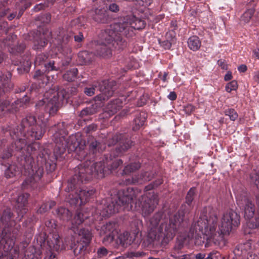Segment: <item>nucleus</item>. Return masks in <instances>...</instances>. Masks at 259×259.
I'll return each mask as SVG.
<instances>
[{
	"label": "nucleus",
	"instance_id": "f257e3e1",
	"mask_svg": "<svg viewBox=\"0 0 259 259\" xmlns=\"http://www.w3.org/2000/svg\"><path fill=\"white\" fill-rule=\"evenodd\" d=\"M49 131L54 133L53 139L56 145L54 149V160L52 163L47 161L46 167L50 165V171L55 170L56 167L55 161L59 157L63 156L67 148L68 153L76 152L77 158L84 162L74 169V175L70 178L65 188L68 193L66 201L71 205H81L85 204L90 198L93 197L96 190L93 188L83 190L80 185L85 183L93 178L102 179L115 170L123 161L115 159L129 149L132 144V141L124 137L122 134H116L112 138L113 144H117L115 149L110 153L105 154L102 160L95 162L105 149L104 143L92 138L89 141V154L87 155L84 148L85 141L77 135H71L68 139L65 137L68 132L65 127L64 122H60L51 126Z\"/></svg>",
	"mask_w": 259,
	"mask_h": 259
},
{
	"label": "nucleus",
	"instance_id": "f03ea898",
	"mask_svg": "<svg viewBox=\"0 0 259 259\" xmlns=\"http://www.w3.org/2000/svg\"><path fill=\"white\" fill-rule=\"evenodd\" d=\"M28 193L20 195L15 206L17 217L11 208H6L0 212V224L4 228L0 239V259H18L20 253H24V259H40V254L33 246H28L26 242L15 244L17 236L21 229L19 222L21 221L27 211Z\"/></svg>",
	"mask_w": 259,
	"mask_h": 259
},
{
	"label": "nucleus",
	"instance_id": "7ed1b4c3",
	"mask_svg": "<svg viewBox=\"0 0 259 259\" xmlns=\"http://www.w3.org/2000/svg\"><path fill=\"white\" fill-rule=\"evenodd\" d=\"M196 193V187L191 188L185 197V203L178 212L168 218L163 212L159 211L149 220L147 242L152 253H157L161 247L165 246L173 239L177 232L187 226L185 214L189 213L193 208Z\"/></svg>",
	"mask_w": 259,
	"mask_h": 259
},
{
	"label": "nucleus",
	"instance_id": "20e7f679",
	"mask_svg": "<svg viewBox=\"0 0 259 259\" xmlns=\"http://www.w3.org/2000/svg\"><path fill=\"white\" fill-rule=\"evenodd\" d=\"M240 215L232 209L224 213L218 225L217 213L210 207H204L198 220L193 223L191 231L195 232L194 244L198 247L209 243L220 246L224 244V236L240 225Z\"/></svg>",
	"mask_w": 259,
	"mask_h": 259
},
{
	"label": "nucleus",
	"instance_id": "39448f33",
	"mask_svg": "<svg viewBox=\"0 0 259 259\" xmlns=\"http://www.w3.org/2000/svg\"><path fill=\"white\" fill-rule=\"evenodd\" d=\"M155 188L151 183L144 188L145 194H142L141 190L128 187L119 191L113 198L103 199L97 205V211L102 218H108L111 214L118 212L121 207L123 209L132 208V203L142 206L145 216L149 215L155 208L158 202V195L154 192H149Z\"/></svg>",
	"mask_w": 259,
	"mask_h": 259
},
{
	"label": "nucleus",
	"instance_id": "423d86ee",
	"mask_svg": "<svg viewBox=\"0 0 259 259\" xmlns=\"http://www.w3.org/2000/svg\"><path fill=\"white\" fill-rule=\"evenodd\" d=\"M15 148L21 156L20 164L31 176L27 178L22 183L23 189H35L40 188L42 184L41 179L44 174V168L41 166L34 165L32 155L40 150L39 142H34L26 146L25 139L20 138L15 141Z\"/></svg>",
	"mask_w": 259,
	"mask_h": 259
},
{
	"label": "nucleus",
	"instance_id": "0eeeda50",
	"mask_svg": "<svg viewBox=\"0 0 259 259\" xmlns=\"http://www.w3.org/2000/svg\"><path fill=\"white\" fill-rule=\"evenodd\" d=\"M52 38L58 42V50L60 56L47 61L48 56L44 54L38 55L35 59V66L44 65L46 71H62L68 66L72 60V50L69 44L71 34L65 29L59 28L49 33Z\"/></svg>",
	"mask_w": 259,
	"mask_h": 259
},
{
	"label": "nucleus",
	"instance_id": "6e6552de",
	"mask_svg": "<svg viewBox=\"0 0 259 259\" xmlns=\"http://www.w3.org/2000/svg\"><path fill=\"white\" fill-rule=\"evenodd\" d=\"M146 25L144 20L133 15L124 17L120 22L111 24L103 32V36L111 47L115 50L121 51L127 47V42L120 33L127 38L133 37L136 30L144 28Z\"/></svg>",
	"mask_w": 259,
	"mask_h": 259
},
{
	"label": "nucleus",
	"instance_id": "1a4fd4ad",
	"mask_svg": "<svg viewBox=\"0 0 259 259\" xmlns=\"http://www.w3.org/2000/svg\"><path fill=\"white\" fill-rule=\"evenodd\" d=\"M89 218L87 213H83L82 210H77L76 213L71 221L70 229L74 232L71 235L68 244H67V238L65 239L66 245H68L72 250L75 256L80 255L82 257L85 253L87 247L90 245L92 239V233L88 229H78L85 219Z\"/></svg>",
	"mask_w": 259,
	"mask_h": 259
},
{
	"label": "nucleus",
	"instance_id": "9d476101",
	"mask_svg": "<svg viewBox=\"0 0 259 259\" xmlns=\"http://www.w3.org/2000/svg\"><path fill=\"white\" fill-rule=\"evenodd\" d=\"M16 38V35H11L3 39H0V64L4 60V54L3 51L8 50L12 56V64L18 66V73L23 74L29 70L31 65V55L29 51L25 52L26 45L23 42L17 45H14V40Z\"/></svg>",
	"mask_w": 259,
	"mask_h": 259
},
{
	"label": "nucleus",
	"instance_id": "9b49d317",
	"mask_svg": "<svg viewBox=\"0 0 259 259\" xmlns=\"http://www.w3.org/2000/svg\"><path fill=\"white\" fill-rule=\"evenodd\" d=\"M47 128V123L42 122L41 124H36V119L34 116L31 114L27 115L23 118L19 125L16 128L8 126L6 132H9L10 136L14 140L19 139L22 137L29 138V137L35 140H39L44 136Z\"/></svg>",
	"mask_w": 259,
	"mask_h": 259
},
{
	"label": "nucleus",
	"instance_id": "f8f14e48",
	"mask_svg": "<svg viewBox=\"0 0 259 259\" xmlns=\"http://www.w3.org/2000/svg\"><path fill=\"white\" fill-rule=\"evenodd\" d=\"M250 178L259 189V174H252L250 175ZM236 201L238 205L244 210V218L248 221V227L251 229L259 228V195L256 197V203L258 207L257 214H255V205L247 194L237 195Z\"/></svg>",
	"mask_w": 259,
	"mask_h": 259
},
{
	"label": "nucleus",
	"instance_id": "ddd939ff",
	"mask_svg": "<svg viewBox=\"0 0 259 259\" xmlns=\"http://www.w3.org/2000/svg\"><path fill=\"white\" fill-rule=\"evenodd\" d=\"M59 92L53 89L46 92L44 98L35 104V113L38 115L49 113L50 115H55L60 107Z\"/></svg>",
	"mask_w": 259,
	"mask_h": 259
},
{
	"label": "nucleus",
	"instance_id": "4468645a",
	"mask_svg": "<svg viewBox=\"0 0 259 259\" xmlns=\"http://www.w3.org/2000/svg\"><path fill=\"white\" fill-rule=\"evenodd\" d=\"M99 87L101 93L95 97V101H105L113 95L115 88L113 81L103 80L99 83Z\"/></svg>",
	"mask_w": 259,
	"mask_h": 259
},
{
	"label": "nucleus",
	"instance_id": "2eb2a0df",
	"mask_svg": "<svg viewBox=\"0 0 259 259\" xmlns=\"http://www.w3.org/2000/svg\"><path fill=\"white\" fill-rule=\"evenodd\" d=\"M138 234V231L136 233L135 232L132 234L124 232L118 236L116 242L117 245L123 247H126L132 243L139 244L141 242V238L139 237Z\"/></svg>",
	"mask_w": 259,
	"mask_h": 259
},
{
	"label": "nucleus",
	"instance_id": "dca6fc26",
	"mask_svg": "<svg viewBox=\"0 0 259 259\" xmlns=\"http://www.w3.org/2000/svg\"><path fill=\"white\" fill-rule=\"evenodd\" d=\"M25 39L33 41V49L36 50L43 49L48 44V39L46 35L40 33L37 30L30 31Z\"/></svg>",
	"mask_w": 259,
	"mask_h": 259
},
{
	"label": "nucleus",
	"instance_id": "f3484780",
	"mask_svg": "<svg viewBox=\"0 0 259 259\" xmlns=\"http://www.w3.org/2000/svg\"><path fill=\"white\" fill-rule=\"evenodd\" d=\"M156 172L152 170L142 171L140 174L135 175L131 178H126L124 183L126 185L142 184L152 180L156 175Z\"/></svg>",
	"mask_w": 259,
	"mask_h": 259
},
{
	"label": "nucleus",
	"instance_id": "a211bd4d",
	"mask_svg": "<svg viewBox=\"0 0 259 259\" xmlns=\"http://www.w3.org/2000/svg\"><path fill=\"white\" fill-rule=\"evenodd\" d=\"M117 227L116 223L109 222L101 228L100 235L105 236L103 239L104 243L108 244L113 241L114 236L117 234Z\"/></svg>",
	"mask_w": 259,
	"mask_h": 259
},
{
	"label": "nucleus",
	"instance_id": "6ab92c4d",
	"mask_svg": "<svg viewBox=\"0 0 259 259\" xmlns=\"http://www.w3.org/2000/svg\"><path fill=\"white\" fill-rule=\"evenodd\" d=\"M47 244L48 249L53 250L57 252L65 248V244L58 233L53 231L48 236Z\"/></svg>",
	"mask_w": 259,
	"mask_h": 259
},
{
	"label": "nucleus",
	"instance_id": "aec40b11",
	"mask_svg": "<svg viewBox=\"0 0 259 259\" xmlns=\"http://www.w3.org/2000/svg\"><path fill=\"white\" fill-rule=\"evenodd\" d=\"M88 15L90 18L97 23H107L110 19L107 7L93 8L89 11Z\"/></svg>",
	"mask_w": 259,
	"mask_h": 259
},
{
	"label": "nucleus",
	"instance_id": "412c9836",
	"mask_svg": "<svg viewBox=\"0 0 259 259\" xmlns=\"http://www.w3.org/2000/svg\"><path fill=\"white\" fill-rule=\"evenodd\" d=\"M123 102L121 99L117 98L111 100L104 108L105 114L109 116L114 115L122 107Z\"/></svg>",
	"mask_w": 259,
	"mask_h": 259
},
{
	"label": "nucleus",
	"instance_id": "4be33fe9",
	"mask_svg": "<svg viewBox=\"0 0 259 259\" xmlns=\"http://www.w3.org/2000/svg\"><path fill=\"white\" fill-rule=\"evenodd\" d=\"M12 74L10 72L5 73L0 72V82H2L3 90L0 88V97L5 92L10 91L13 88L14 84L11 81Z\"/></svg>",
	"mask_w": 259,
	"mask_h": 259
},
{
	"label": "nucleus",
	"instance_id": "5701e85b",
	"mask_svg": "<svg viewBox=\"0 0 259 259\" xmlns=\"http://www.w3.org/2000/svg\"><path fill=\"white\" fill-rule=\"evenodd\" d=\"M102 35H103V33ZM102 37V41L97 46L96 54L101 57H109L112 55L111 43L108 44L106 41L105 37L103 36Z\"/></svg>",
	"mask_w": 259,
	"mask_h": 259
},
{
	"label": "nucleus",
	"instance_id": "b1692460",
	"mask_svg": "<svg viewBox=\"0 0 259 259\" xmlns=\"http://www.w3.org/2000/svg\"><path fill=\"white\" fill-rule=\"evenodd\" d=\"M95 59V54L92 52L83 51L79 52L78 61L81 65L90 64Z\"/></svg>",
	"mask_w": 259,
	"mask_h": 259
},
{
	"label": "nucleus",
	"instance_id": "393cba45",
	"mask_svg": "<svg viewBox=\"0 0 259 259\" xmlns=\"http://www.w3.org/2000/svg\"><path fill=\"white\" fill-rule=\"evenodd\" d=\"M31 5V4L29 2H27L26 0H21L20 1V4L17 8L19 11L18 13L17 12H14L11 13L8 16V19L9 20H12L15 18L17 17V18L19 19L22 15H23L24 12L29 8Z\"/></svg>",
	"mask_w": 259,
	"mask_h": 259
},
{
	"label": "nucleus",
	"instance_id": "a878e982",
	"mask_svg": "<svg viewBox=\"0 0 259 259\" xmlns=\"http://www.w3.org/2000/svg\"><path fill=\"white\" fill-rule=\"evenodd\" d=\"M53 213L57 218L63 221H68L72 217L71 211L63 206L58 207Z\"/></svg>",
	"mask_w": 259,
	"mask_h": 259
},
{
	"label": "nucleus",
	"instance_id": "bb28decb",
	"mask_svg": "<svg viewBox=\"0 0 259 259\" xmlns=\"http://www.w3.org/2000/svg\"><path fill=\"white\" fill-rule=\"evenodd\" d=\"M146 118L147 115L145 112H137L133 121V130L136 131L139 130L144 125Z\"/></svg>",
	"mask_w": 259,
	"mask_h": 259
},
{
	"label": "nucleus",
	"instance_id": "cd10ccee",
	"mask_svg": "<svg viewBox=\"0 0 259 259\" xmlns=\"http://www.w3.org/2000/svg\"><path fill=\"white\" fill-rule=\"evenodd\" d=\"M184 241L185 239H182L181 238H178L177 239L174 247L170 252L171 257L175 259H178L180 257L183 253L182 250L184 247Z\"/></svg>",
	"mask_w": 259,
	"mask_h": 259
},
{
	"label": "nucleus",
	"instance_id": "c85d7f7f",
	"mask_svg": "<svg viewBox=\"0 0 259 259\" xmlns=\"http://www.w3.org/2000/svg\"><path fill=\"white\" fill-rule=\"evenodd\" d=\"M11 105L8 100H0V116L5 115L7 112L14 113L18 111V107Z\"/></svg>",
	"mask_w": 259,
	"mask_h": 259
},
{
	"label": "nucleus",
	"instance_id": "c756f323",
	"mask_svg": "<svg viewBox=\"0 0 259 259\" xmlns=\"http://www.w3.org/2000/svg\"><path fill=\"white\" fill-rule=\"evenodd\" d=\"M187 44L188 48L192 51L195 52L198 51L201 46V42L199 38L196 35L190 36L188 40Z\"/></svg>",
	"mask_w": 259,
	"mask_h": 259
},
{
	"label": "nucleus",
	"instance_id": "7c9ffc66",
	"mask_svg": "<svg viewBox=\"0 0 259 259\" xmlns=\"http://www.w3.org/2000/svg\"><path fill=\"white\" fill-rule=\"evenodd\" d=\"M78 69L76 68L67 70L63 75L64 80L68 82H72L77 78Z\"/></svg>",
	"mask_w": 259,
	"mask_h": 259
},
{
	"label": "nucleus",
	"instance_id": "2f4dec72",
	"mask_svg": "<svg viewBox=\"0 0 259 259\" xmlns=\"http://www.w3.org/2000/svg\"><path fill=\"white\" fill-rule=\"evenodd\" d=\"M99 106L97 104H92V105L82 109L80 113V116L83 117L85 116L93 115L98 112Z\"/></svg>",
	"mask_w": 259,
	"mask_h": 259
},
{
	"label": "nucleus",
	"instance_id": "473e14b6",
	"mask_svg": "<svg viewBox=\"0 0 259 259\" xmlns=\"http://www.w3.org/2000/svg\"><path fill=\"white\" fill-rule=\"evenodd\" d=\"M141 164L139 161L132 162L125 166L123 170V174L128 175L140 168Z\"/></svg>",
	"mask_w": 259,
	"mask_h": 259
},
{
	"label": "nucleus",
	"instance_id": "72a5a7b5",
	"mask_svg": "<svg viewBox=\"0 0 259 259\" xmlns=\"http://www.w3.org/2000/svg\"><path fill=\"white\" fill-rule=\"evenodd\" d=\"M33 78L38 80V81H41V82H39V84H40L41 83L42 84H47L49 81L47 75L44 71H41L40 69H38L35 71L33 75Z\"/></svg>",
	"mask_w": 259,
	"mask_h": 259
},
{
	"label": "nucleus",
	"instance_id": "f704fd0d",
	"mask_svg": "<svg viewBox=\"0 0 259 259\" xmlns=\"http://www.w3.org/2000/svg\"><path fill=\"white\" fill-rule=\"evenodd\" d=\"M14 150L17 151L15 148V142L14 143H13L9 148L3 151L0 157L4 160H7L12 156Z\"/></svg>",
	"mask_w": 259,
	"mask_h": 259
},
{
	"label": "nucleus",
	"instance_id": "c9c22d12",
	"mask_svg": "<svg viewBox=\"0 0 259 259\" xmlns=\"http://www.w3.org/2000/svg\"><path fill=\"white\" fill-rule=\"evenodd\" d=\"M254 13V9L253 8L247 9L242 15L241 21L244 23H248L250 20Z\"/></svg>",
	"mask_w": 259,
	"mask_h": 259
},
{
	"label": "nucleus",
	"instance_id": "e433bc0d",
	"mask_svg": "<svg viewBox=\"0 0 259 259\" xmlns=\"http://www.w3.org/2000/svg\"><path fill=\"white\" fill-rule=\"evenodd\" d=\"M8 0L0 1V17L6 16L9 12L10 9L8 8Z\"/></svg>",
	"mask_w": 259,
	"mask_h": 259
},
{
	"label": "nucleus",
	"instance_id": "4c0bfd02",
	"mask_svg": "<svg viewBox=\"0 0 259 259\" xmlns=\"http://www.w3.org/2000/svg\"><path fill=\"white\" fill-rule=\"evenodd\" d=\"M224 114L226 116H228L232 121H235L238 116L237 112L233 108L226 109L224 111Z\"/></svg>",
	"mask_w": 259,
	"mask_h": 259
},
{
	"label": "nucleus",
	"instance_id": "58836bf2",
	"mask_svg": "<svg viewBox=\"0 0 259 259\" xmlns=\"http://www.w3.org/2000/svg\"><path fill=\"white\" fill-rule=\"evenodd\" d=\"M29 102V98L25 95L22 98L18 99L15 101L13 103V106H15V107H18V110H19V107L23 106L24 105L27 104Z\"/></svg>",
	"mask_w": 259,
	"mask_h": 259
},
{
	"label": "nucleus",
	"instance_id": "ea45409f",
	"mask_svg": "<svg viewBox=\"0 0 259 259\" xmlns=\"http://www.w3.org/2000/svg\"><path fill=\"white\" fill-rule=\"evenodd\" d=\"M238 87V85L237 81L233 80L226 84L225 87V90L228 93H231L232 91L237 90Z\"/></svg>",
	"mask_w": 259,
	"mask_h": 259
},
{
	"label": "nucleus",
	"instance_id": "a19ab883",
	"mask_svg": "<svg viewBox=\"0 0 259 259\" xmlns=\"http://www.w3.org/2000/svg\"><path fill=\"white\" fill-rule=\"evenodd\" d=\"M96 88V84L89 85L84 88L83 92L87 96H92L95 93Z\"/></svg>",
	"mask_w": 259,
	"mask_h": 259
},
{
	"label": "nucleus",
	"instance_id": "79ce46f5",
	"mask_svg": "<svg viewBox=\"0 0 259 259\" xmlns=\"http://www.w3.org/2000/svg\"><path fill=\"white\" fill-rule=\"evenodd\" d=\"M57 252L49 249L45 253L44 259H57Z\"/></svg>",
	"mask_w": 259,
	"mask_h": 259
},
{
	"label": "nucleus",
	"instance_id": "37998d69",
	"mask_svg": "<svg viewBox=\"0 0 259 259\" xmlns=\"http://www.w3.org/2000/svg\"><path fill=\"white\" fill-rule=\"evenodd\" d=\"M146 254V253L141 251H131L128 252V256L132 258L143 257Z\"/></svg>",
	"mask_w": 259,
	"mask_h": 259
},
{
	"label": "nucleus",
	"instance_id": "c03bdc74",
	"mask_svg": "<svg viewBox=\"0 0 259 259\" xmlns=\"http://www.w3.org/2000/svg\"><path fill=\"white\" fill-rule=\"evenodd\" d=\"M207 259H224V258L219 252L213 250L209 253Z\"/></svg>",
	"mask_w": 259,
	"mask_h": 259
},
{
	"label": "nucleus",
	"instance_id": "a18cd8bd",
	"mask_svg": "<svg viewBox=\"0 0 259 259\" xmlns=\"http://www.w3.org/2000/svg\"><path fill=\"white\" fill-rule=\"evenodd\" d=\"M37 221V219L34 215H30L26 220L23 223V227H28V222H29V224L33 225Z\"/></svg>",
	"mask_w": 259,
	"mask_h": 259
},
{
	"label": "nucleus",
	"instance_id": "49530a36",
	"mask_svg": "<svg viewBox=\"0 0 259 259\" xmlns=\"http://www.w3.org/2000/svg\"><path fill=\"white\" fill-rule=\"evenodd\" d=\"M39 20L44 24H48L51 19V14L47 13L40 16L38 18Z\"/></svg>",
	"mask_w": 259,
	"mask_h": 259
},
{
	"label": "nucleus",
	"instance_id": "de8ad7c7",
	"mask_svg": "<svg viewBox=\"0 0 259 259\" xmlns=\"http://www.w3.org/2000/svg\"><path fill=\"white\" fill-rule=\"evenodd\" d=\"M109 251L104 247L99 248L97 252V256L98 258H102L106 256L108 253Z\"/></svg>",
	"mask_w": 259,
	"mask_h": 259
},
{
	"label": "nucleus",
	"instance_id": "09e8293b",
	"mask_svg": "<svg viewBox=\"0 0 259 259\" xmlns=\"http://www.w3.org/2000/svg\"><path fill=\"white\" fill-rule=\"evenodd\" d=\"M45 225L47 228L50 229V230L55 229L57 226L56 221L53 219H49L46 220L45 222ZM53 231H54L52 230V232Z\"/></svg>",
	"mask_w": 259,
	"mask_h": 259
},
{
	"label": "nucleus",
	"instance_id": "8fccbe9b",
	"mask_svg": "<svg viewBox=\"0 0 259 259\" xmlns=\"http://www.w3.org/2000/svg\"><path fill=\"white\" fill-rule=\"evenodd\" d=\"M97 129V125L96 124H91L84 128V131L87 134H91L93 132L96 131Z\"/></svg>",
	"mask_w": 259,
	"mask_h": 259
},
{
	"label": "nucleus",
	"instance_id": "3c124183",
	"mask_svg": "<svg viewBox=\"0 0 259 259\" xmlns=\"http://www.w3.org/2000/svg\"><path fill=\"white\" fill-rule=\"evenodd\" d=\"M159 44L160 46L163 47L165 50H169L171 47V42L168 40L160 41L159 40Z\"/></svg>",
	"mask_w": 259,
	"mask_h": 259
},
{
	"label": "nucleus",
	"instance_id": "603ef678",
	"mask_svg": "<svg viewBox=\"0 0 259 259\" xmlns=\"http://www.w3.org/2000/svg\"><path fill=\"white\" fill-rule=\"evenodd\" d=\"M8 31L9 28L7 22L4 21H0V31L7 33Z\"/></svg>",
	"mask_w": 259,
	"mask_h": 259
},
{
	"label": "nucleus",
	"instance_id": "864d4df0",
	"mask_svg": "<svg viewBox=\"0 0 259 259\" xmlns=\"http://www.w3.org/2000/svg\"><path fill=\"white\" fill-rule=\"evenodd\" d=\"M140 6L145 7L149 6L153 2V0H134Z\"/></svg>",
	"mask_w": 259,
	"mask_h": 259
},
{
	"label": "nucleus",
	"instance_id": "5fc2aeb1",
	"mask_svg": "<svg viewBox=\"0 0 259 259\" xmlns=\"http://www.w3.org/2000/svg\"><path fill=\"white\" fill-rule=\"evenodd\" d=\"M50 210L47 203H44L37 210V213H43Z\"/></svg>",
	"mask_w": 259,
	"mask_h": 259
},
{
	"label": "nucleus",
	"instance_id": "6e6d98bb",
	"mask_svg": "<svg viewBox=\"0 0 259 259\" xmlns=\"http://www.w3.org/2000/svg\"><path fill=\"white\" fill-rule=\"evenodd\" d=\"M84 39L83 33L81 32H79L78 34L74 35V39L76 42H81Z\"/></svg>",
	"mask_w": 259,
	"mask_h": 259
},
{
	"label": "nucleus",
	"instance_id": "4d7b16f0",
	"mask_svg": "<svg viewBox=\"0 0 259 259\" xmlns=\"http://www.w3.org/2000/svg\"><path fill=\"white\" fill-rule=\"evenodd\" d=\"M109 10L113 12H117L119 10V6L115 3L111 4L109 6Z\"/></svg>",
	"mask_w": 259,
	"mask_h": 259
},
{
	"label": "nucleus",
	"instance_id": "13d9d810",
	"mask_svg": "<svg viewBox=\"0 0 259 259\" xmlns=\"http://www.w3.org/2000/svg\"><path fill=\"white\" fill-rule=\"evenodd\" d=\"M170 28L171 31H174L178 28V23L177 20H172L170 22Z\"/></svg>",
	"mask_w": 259,
	"mask_h": 259
},
{
	"label": "nucleus",
	"instance_id": "bf43d9fd",
	"mask_svg": "<svg viewBox=\"0 0 259 259\" xmlns=\"http://www.w3.org/2000/svg\"><path fill=\"white\" fill-rule=\"evenodd\" d=\"M146 102H147L146 98L144 96H143V97H141L140 99H139L137 104L139 106L141 107V106H143V105H144L146 103Z\"/></svg>",
	"mask_w": 259,
	"mask_h": 259
},
{
	"label": "nucleus",
	"instance_id": "052dcab7",
	"mask_svg": "<svg viewBox=\"0 0 259 259\" xmlns=\"http://www.w3.org/2000/svg\"><path fill=\"white\" fill-rule=\"evenodd\" d=\"M168 72H164L162 75L161 72H160L158 74V77L160 78L163 82L167 81V77L168 76Z\"/></svg>",
	"mask_w": 259,
	"mask_h": 259
},
{
	"label": "nucleus",
	"instance_id": "680f3d73",
	"mask_svg": "<svg viewBox=\"0 0 259 259\" xmlns=\"http://www.w3.org/2000/svg\"><path fill=\"white\" fill-rule=\"evenodd\" d=\"M12 168V166H10L9 167H8L7 169L6 170L5 175L7 178H11L15 175V174L13 172H10V170Z\"/></svg>",
	"mask_w": 259,
	"mask_h": 259
},
{
	"label": "nucleus",
	"instance_id": "e2e57ef3",
	"mask_svg": "<svg viewBox=\"0 0 259 259\" xmlns=\"http://www.w3.org/2000/svg\"><path fill=\"white\" fill-rule=\"evenodd\" d=\"M163 182V180L162 178L158 179L152 182L155 188L158 187L159 186L161 185Z\"/></svg>",
	"mask_w": 259,
	"mask_h": 259
},
{
	"label": "nucleus",
	"instance_id": "0e129e2a",
	"mask_svg": "<svg viewBox=\"0 0 259 259\" xmlns=\"http://www.w3.org/2000/svg\"><path fill=\"white\" fill-rule=\"evenodd\" d=\"M167 98L171 101H175L177 99V95L175 92H170Z\"/></svg>",
	"mask_w": 259,
	"mask_h": 259
},
{
	"label": "nucleus",
	"instance_id": "69168bd1",
	"mask_svg": "<svg viewBox=\"0 0 259 259\" xmlns=\"http://www.w3.org/2000/svg\"><path fill=\"white\" fill-rule=\"evenodd\" d=\"M195 259H207L205 253H198L195 255Z\"/></svg>",
	"mask_w": 259,
	"mask_h": 259
},
{
	"label": "nucleus",
	"instance_id": "338daca9",
	"mask_svg": "<svg viewBox=\"0 0 259 259\" xmlns=\"http://www.w3.org/2000/svg\"><path fill=\"white\" fill-rule=\"evenodd\" d=\"M232 78V72L231 71H228L224 77V80L225 81H229Z\"/></svg>",
	"mask_w": 259,
	"mask_h": 259
},
{
	"label": "nucleus",
	"instance_id": "774afa93",
	"mask_svg": "<svg viewBox=\"0 0 259 259\" xmlns=\"http://www.w3.org/2000/svg\"><path fill=\"white\" fill-rule=\"evenodd\" d=\"M238 70L240 72H245L247 70V66L242 64L238 66Z\"/></svg>",
	"mask_w": 259,
	"mask_h": 259
}]
</instances>
